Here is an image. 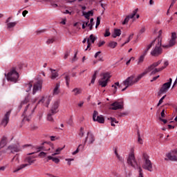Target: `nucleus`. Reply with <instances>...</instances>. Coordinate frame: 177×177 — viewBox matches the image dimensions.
<instances>
[{
    "instance_id": "1",
    "label": "nucleus",
    "mask_w": 177,
    "mask_h": 177,
    "mask_svg": "<svg viewBox=\"0 0 177 177\" xmlns=\"http://www.w3.org/2000/svg\"><path fill=\"white\" fill-rule=\"evenodd\" d=\"M35 109H37V106H32V105L28 104L24 111L23 115L24 119L23 121H30L31 120V115L34 113L35 111Z\"/></svg>"
},
{
    "instance_id": "2",
    "label": "nucleus",
    "mask_w": 177,
    "mask_h": 177,
    "mask_svg": "<svg viewBox=\"0 0 177 177\" xmlns=\"http://www.w3.org/2000/svg\"><path fill=\"white\" fill-rule=\"evenodd\" d=\"M127 163L135 169H138V172L140 173V169H142V167L138 165V161H136V158H135V153L133 151L130 152L129 154V157L127 158Z\"/></svg>"
},
{
    "instance_id": "3",
    "label": "nucleus",
    "mask_w": 177,
    "mask_h": 177,
    "mask_svg": "<svg viewBox=\"0 0 177 177\" xmlns=\"http://www.w3.org/2000/svg\"><path fill=\"white\" fill-rule=\"evenodd\" d=\"M5 76L7 80L10 81V82L16 83L17 82V80H19V73L16 71L15 67L10 69L7 75L5 73Z\"/></svg>"
},
{
    "instance_id": "4",
    "label": "nucleus",
    "mask_w": 177,
    "mask_h": 177,
    "mask_svg": "<svg viewBox=\"0 0 177 177\" xmlns=\"http://www.w3.org/2000/svg\"><path fill=\"white\" fill-rule=\"evenodd\" d=\"M35 156H27L25 158V162H27L26 164H22L18 166L16 169L13 171L14 174H16V172H19V171H21V169H23L26 168V167H28L31 165L32 164H34L35 162Z\"/></svg>"
},
{
    "instance_id": "5",
    "label": "nucleus",
    "mask_w": 177,
    "mask_h": 177,
    "mask_svg": "<svg viewBox=\"0 0 177 177\" xmlns=\"http://www.w3.org/2000/svg\"><path fill=\"white\" fill-rule=\"evenodd\" d=\"M142 160L144 161L142 168L147 171H149V172H153V164L151 163L147 153H143Z\"/></svg>"
},
{
    "instance_id": "6",
    "label": "nucleus",
    "mask_w": 177,
    "mask_h": 177,
    "mask_svg": "<svg viewBox=\"0 0 177 177\" xmlns=\"http://www.w3.org/2000/svg\"><path fill=\"white\" fill-rule=\"evenodd\" d=\"M101 80L98 81V84L102 88H106L107 86V84L109 81H110V78L111 76L109 73H103L100 74Z\"/></svg>"
},
{
    "instance_id": "7",
    "label": "nucleus",
    "mask_w": 177,
    "mask_h": 177,
    "mask_svg": "<svg viewBox=\"0 0 177 177\" xmlns=\"http://www.w3.org/2000/svg\"><path fill=\"white\" fill-rule=\"evenodd\" d=\"M172 84V78H169V82L164 83L159 91L158 92V96H161L164 93H167L169 89L171 88Z\"/></svg>"
},
{
    "instance_id": "8",
    "label": "nucleus",
    "mask_w": 177,
    "mask_h": 177,
    "mask_svg": "<svg viewBox=\"0 0 177 177\" xmlns=\"http://www.w3.org/2000/svg\"><path fill=\"white\" fill-rule=\"evenodd\" d=\"M45 143H48L47 142H44L41 144V145L40 146H32L31 145H25L23 146V147H29L31 150H33V152L28 153V156H31L32 154H35V153H38L39 151H41V150H44V145H45Z\"/></svg>"
},
{
    "instance_id": "9",
    "label": "nucleus",
    "mask_w": 177,
    "mask_h": 177,
    "mask_svg": "<svg viewBox=\"0 0 177 177\" xmlns=\"http://www.w3.org/2000/svg\"><path fill=\"white\" fill-rule=\"evenodd\" d=\"M158 45L156 46L155 48L151 51V56H154L155 57L160 56V55L162 53V48H161L162 40L161 39H158Z\"/></svg>"
},
{
    "instance_id": "10",
    "label": "nucleus",
    "mask_w": 177,
    "mask_h": 177,
    "mask_svg": "<svg viewBox=\"0 0 177 177\" xmlns=\"http://www.w3.org/2000/svg\"><path fill=\"white\" fill-rule=\"evenodd\" d=\"M6 151H8L9 154H15V153H19V151H21L20 144H12L9 145L6 149Z\"/></svg>"
},
{
    "instance_id": "11",
    "label": "nucleus",
    "mask_w": 177,
    "mask_h": 177,
    "mask_svg": "<svg viewBox=\"0 0 177 177\" xmlns=\"http://www.w3.org/2000/svg\"><path fill=\"white\" fill-rule=\"evenodd\" d=\"M93 121L94 122H99V124H104V118L102 115H99L97 111H94L93 114Z\"/></svg>"
},
{
    "instance_id": "12",
    "label": "nucleus",
    "mask_w": 177,
    "mask_h": 177,
    "mask_svg": "<svg viewBox=\"0 0 177 177\" xmlns=\"http://www.w3.org/2000/svg\"><path fill=\"white\" fill-rule=\"evenodd\" d=\"M135 79V75H132L127 77L123 82L122 84L126 86V88H129L132 85H135L133 80Z\"/></svg>"
},
{
    "instance_id": "13",
    "label": "nucleus",
    "mask_w": 177,
    "mask_h": 177,
    "mask_svg": "<svg viewBox=\"0 0 177 177\" xmlns=\"http://www.w3.org/2000/svg\"><path fill=\"white\" fill-rule=\"evenodd\" d=\"M176 32L171 33V39L169 41V44L162 46V48H172L176 44Z\"/></svg>"
},
{
    "instance_id": "14",
    "label": "nucleus",
    "mask_w": 177,
    "mask_h": 177,
    "mask_svg": "<svg viewBox=\"0 0 177 177\" xmlns=\"http://www.w3.org/2000/svg\"><path fill=\"white\" fill-rule=\"evenodd\" d=\"M11 113H12V111L10 110L5 113L2 120L1 122V125H2L3 127H6V125H8V124H9V118H10Z\"/></svg>"
},
{
    "instance_id": "15",
    "label": "nucleus",
    "mask_w": 177,
    "mask_h": 177,
    "mask_svg": "<svg viewBox=\"0 0 177 177\" xmlns=\"http://www.w3.org/2000/svg\"><path fill=\"white\" fill-rule=\"evenodd\" d=\"M42 80H37V82H35L33 84V89H32V95H35L36 92H38L42 89Z\"/></svg>"
},
{
    "instance_id": "16",
    "label": "nucleus",
    "mask_w": 177,
    "mask_h": 177,
    "mask_svg": "<svg viewBox=\"0 0 177 177\" xmlns=\"http://www.w3.org/2000/svg\"><path fill=\"white\" fill-rule=\"evenodd\" d=\"M111 110H120L124 109V102H115L111 104Z\"/></svg>"
},
{
    "instance_id": "17",
    "label": "nucleus",
    "mask_w": 177,
    "mask_h": 177,
    "mask_svg": "<svg viewBox=\"0 0 177 177\" xmlns=\"http://www.w3.org/2000/svg\"><path fill=\"white\" fill-rule=\"evenodd\" d=\"M86 142H88V145H92L93 144V142H95V136H93V134L89 131L87 132V136L85 138L84 144L83 145L85 146V145H86Z\"/></svg>"
},
{
    "instance_id": "18",
    "label": "nucleus",
    "mask_w": 177,
    "mask_h": 177,
    "mask_svg": "<svg viewBox=\"0 0 177 177\" xmlns=\"http://www.w3.org/2000/svg\"><path fill=\"white\" fill-rule=\"evenodd\" d=\"M59 106H60V100H58L53 103L49 111L57 114L59 112Z\"/></svg>"
},
{
    "instance_id": "19",
    "label": "nucleus",
    "mask_w": 177,
    "mask_h": 177,
    "mask_svg": "<svg viewBox=\"0 0 177 177\" xmlns=\"http://www.w3.org/2000/svg\"><path fill=\"white\" fill-rule=\"evenodd\" d=\"M137 13H138V8L134 10L131 15H127L125 17L124 21L122 22V24L123 26H125V24H128V23L129 22V19H133V17H135V16H136Z\"/></svg>"
},
{
    "instance_id": "20",
    "label": "nucleus",
    "mask_w": 177,
    "mask_h": 177,
    "mask_svg": "<svg viewBox=\"0 0 177 177\" xmlns=\"http://www.w3.org/2000/svg\"><path fill=\"white\" fill-rule=\"evenodd\" d=\"M162 60H159L157 62H154L153 64L149 66L145 70L148 71V73H151V71L154 70L156 67H158L160 64L162 63Z\"/></svg>"
},
{
    "instance_id": "21",
    "label": "nucleus",
    "mask_w": 177,
    "mask_h": 177,
    "mask_svg": "<svg viewBox=\"0 0 177 177\" xmlns=\"http://www.w3.org/2000/svg\"><path fill=\"white\" fill-rule=\"evenodd\" d=\"M172 153H167V157L170 161H177V149L172 151Z\"/></svg>"
},
{
    "instance_id": "22",
    "label": "nucleus",
    "mask_w": 177,
    "mask_h": 177,
    "mask_svg": "<svg viewBox=\"0 0 177 177\" xmlns=\"http://www.w3.org/2000/svg\"><path fill=\"white\" fill-rule=\"evenodd\" d=\"M146 74H149V72L147 71V69H145L142 73L138 75L136 79H133L134 84L139 82V81H140V80H142V78H143Z\"/></svg>"
},
{
    "instance_id": "23",
    "label": "nucleus",
    "mask_w": 177,
    "mask_h": 177,
    "mask_svg": "<svg viewBox=\"0 0 177 177\" xmlns=\"http://www.w3.org/2000/svg\"><path fill=\"white\" fill-rule=\"evenodd\" d=\"M146 74H149V72L147 71V69H145L142 73L138 75L136 79H133L134 84L139 82V81H140V80H142V78H143Z\"/></svg>"
},
{
    "instance_id": "24",
    "label": "nucleus",
    "mask_w": 177,
    "mask_h": 177,
    "mask_svg": "<svg viewBox=\"0 0 177 177\" xmlns=\"http://www.w3.org/2000/svg\"><path fill=\"white\" fill-rule=\"evenodd\" d=\"M91 41L92 44H95V41H96V37L93 36V35H91L89 36V38L87 39V48L85 49V50H88V48H91V42L89 41Z\"/></svg>"
},
{
    "instance_id": "25",
    "label": "nucleus",
    "mask_w": 177,
    "mask_h": 177,
    "mask_svg": "<svg viewBox=\"0 0 177 177\" xmlns=\"http://www.w3.org/2000/svg\"><path fill=\"white\" fill-rule=\"evenodd\" d=\"M7 143H8V138L3 136L0 141V150L1 149H3V147L6 146Z\"/></svg>"
},
{
    "instance_id": "26",
    "label": "nucleus",
    "mask_w": 177,
    "mask_h": 177,
    "mask_svg": "<svg viewBox=\"0 0 177 177\" xmlns=\"http://www.w3.org/2000/svg\"><path fill=\"white\" fill-rule=\"evenodd\" d=\"M7 24V30L12 31V28H15L17 25V21L6 23Z\"/></svg>"
},
{
    "instance_id": "27",
    "label": "nucleus",
    "mask_w": 177,
    "mask_h": 177,
    "mask_svg": "<svg viewBox=\"0 0 177 177\" xmlns=\"http://www.w3.org/2000/svg\"><path fill=\"white\" fill-rule=\"evenodd\" d=\"M111 88H113V95H115V93H117V89H118V88H122V86L120 85V82H116L114 83V84L111 86Z\"/></svg>"
},
{
    "instance_id": "28",
    "label": "nucleus",
    "mask_w": 177,
    "mask_h": 177,
    "mask_svg": "<svg viewBox=\"0 0 177 177\" xmlns=\"http://www.w3.org/2000/svg\"><path fill=\"white\" fill-rule=\"evenodd\" d=\"M28 102H30V96L27 95L26 97H25V99L21 102L20 105L19 106V110H21L23 106H24V104H27Z\"/></svg>"
},
{
    "instance_id": "29",
    "label": "nucleus",
    "mask_w": 177,
    "mask_h": 177,
    "mask_svg": "<svg viewBox=\"0 0 177 177\" xmlns=\"http://www.w3.org/2000/svg\"><path fill=\"white\" fill-rule=\"evenodd\" d=\"M50 71H51V80H56L59 77V73L55 69L50 68Z\"/></svg>"
},
{
    "instance_id": "30",
    "label": "nucleus",
    "mask_w": 177,
    "mask_h": 177,
    "mask_svg": "<svg viewBox=\"0 0 177 177\" xmlns=\"http://www.w3.org/2000/svg\"><path fill=\"white\" fill-rule=\"evenodd\" d=\"M55 113H53L48 111V113L47 114V121H50V122H55V119H53V115H55Z\"/></svg>"
},
{
    "instance_id": "31",
    "label": "nucleus",
    "mask_w": 177,
    "mask_h": 177,
    "mask_svg": "<svg viewBox=\"0 0 177 177\" xmlns=\"http://www.w3.org/2000/svg\"><path fill=\"white\" fill-rule=\"evenodd\" d=\"M32 88V81H30L25 84L26 92H30Z\"/></svg>"
},
{
    "instance_id": "32",
    "label": "nucleus",
    "mask_w": 177,
    "mask_h": 177,
    "mask_svg": "<svg viewBox=\"0 0 177 177\" xmlns=\"http://www.w3.org/2000/svg\"><path fill=\"white\" fill-rule=\"evenodd\" d=\"M162 70H164V67L153 68L152 71L150 73L149 75L150 77H151V75H154V74H157V73H160V71H162Z\"/></svg>"
},
{
    "instance_id": "33",
    "label": "nucleus",
    "mask_w": 177,
    "mask_h": 177,
    "mask_svg": "<svg viewBox=\"0 0 177 177\" xmlns=\"http://www.w3.org/2000/svg\"><path fill=\"white\" fill-rule=\"evenodd\" d=\"M121 35V29H114L113 33L112 34L113 38H117Z\"/></svg>"
},
{
    "instance_id": "34",
    "label": "nucleus",
    "mask_w": 177,
    "mask_h": 177,
    "mask_svg": "<svg viewBox=\"0 0 177 177\" xmlns=\"http://www.w3.org/2000/svg\"><path fill=\"white\" fill-rule=\"evenodd\" d=\"M72 92L74 93L75 96H78V95H81V93H82V89L80 88H75L72 90Z\"/></svg>"
},
{
    "instance_id": "35",
    "label": "nucleus",
    "mask_w": 177,
    "mask_h": 177,
    "mask_svg": "<svg viewBox=\"0 0 177 177\" xmlns=\"http://www.w3.org/2000/svg\"><path fill=\"white\" fill-rule=\"evenodd\" d=\"M59 88H60V83H57L53 90V95H59V93H60V91L59 90Z\"/></svg>"
},
{
    "instance_id": "36",
    "label": "nucleus",
    "mask_w": 177,
    "mask_h": 177,
    "mask_svg": "<svg viewBox=\"0 0 177 177\" xmlns=\"http://www.w3.org/2000/svg\"><path fill=\"white\" fill-rule=\"evenodd\" d=\"M84 147H85V145H80L78 148L72 153L73 156H75V154H77L80 150H84Z\"/></svg>"
},
{
    "instance_id": "37",
    "label": "nucleus",
    "mask_w": 177,
    "mask_h": 177,
    "mask_svg": "<svg viewBox=\"0 0 177 177\" xmlns=\"http://www.w3.org/2000/svg\"><path fill=\"white\" fill-rule=\"evenodd\" d=\"M84 16L88 21H89V17L93 16V11L89 10L88 12L84 13Z\"/></svg>"
},
{
    "instance_id": "38",
    "label": "nucleus",
    "mask_w": 177,
    "mask_h": 177,
    "mask_svg": "<svg viewBox=\"0 0 177 177\" xmlns=\"http://www.w3.org/2000/svg\"><path fill=\"white\" fill-rule=\"evenodd\" d=\"M118 45V43L116 41H110L108 44L109 48H111V49H114Z\"/></svg>"
},
{
    "instance_id": "39",
    "label": "nucleus",
    "mask_w": 177,
    "mask_h": 177,
    "mask_svg": "<svg viewBox=\"0 0 177 177\" xmlns=\"http://www.w3.org/2000/svg\"><path fill=\"white\" fill-rule=\"evenodd\" d=\"M64 147H66V146H64L62 148H57L56 149V153H52V156H57V154H60V151H62V150H63V149H64Z\"/></svg>"
},
{
    "instance_id": "40",
    "label": "nucleus",
    "mask_w": 177,
    "mask_h": 177,
    "mask_svg": "<svg viewBox=\"0 0 177 177\" xmlns=\"http://www.w3.org/2000/svg\"><path fill=\"white\" fill-rule=\"evenodd\" d=\"M137 135H138V142L140 143V145L143 144V140L140 138V133L139 132V130L137 131Z\"/></svg>"
},
{
    "instance_id": "41",
    "label": "nucleus",
    "mask_w": 177,
    "mask_h": 177,
    "mask_svg": "<svg viewBox=\"0 0 177 177\" xmlns=\"http://www.w3.org/2000/svg\"><path fill=\"white\" fill-rule=\"evenodd\" d=\"M65 81H66V86L69 88L70 87V76L69 75L65 76Z\"/></svg>"
},
{
    "instance_id": "42",
    "label": "nucleus",
    "mask_w": 177,
    "mask_h": 177,
    "mask_svg": "<svg viewBox=\"0 0 177 177\" xmlns=\"http://www.w3.org/2000/svg\"><path fill=\"white\" fill-rule=\"evenodd\" d=\"M165 97H167V95H165L164 96H162L159 102L157 104L158 107V106H160V104H162L163 102H164V99H165Z\"/></svg>"
},
{
    "instance_id": "43",
    "label": "nucleus",
    "mask_w": 177,
    "mask_h": 177,
    "mask_svg": "<svg viewBox=\"0 0 177 177\" xmlns=\"http://www.w3.org/2000/svg\"><path fill=\"white\" fill-rule=\"evenodd\" d=\"M145 62V55H140L138 58V64H140V63H143Z\"/></svg>"
},
{
    "instance_id": "44",
    "label": "nucleus",
    "mask_w": 177,
    "mask_h": 177,
    "mask_svg": "<svg viewBox=\"0 0 177 177\" xmlns=\"http://www.w3.org/2000/svg\"><path fill=\"white\" fill-rule=\"evenodd\" d=\"M97 74V71H95L94 74L93 75L91 79V84H95V81H96V75Z\"/></svg>"
},
{
    "instance_id": "45",
    "label": "nucleus",
    "mask_w": 177,
    "mask_h": 177,
    "mask_svg": "<svg viewBox=\"0 0 177 177\" xmlns=\"http://www.w3.org/2000/svg\"><path fill=\"white\" fill-rule=\"evenodd\" d=\"M132 38H133V34H131L129 35L127 40L123 44H122V46H124V45H126V44H128L131 41V39H132Z\"/></svg>"
},
{
    "instance_id": "46",
    "label": "nucleus",
    "mask_w": 177,
    "mask_h": 177,
    "mask_svg": "<svg viewBox=\"0 0 177 177\" xmlns=\"http://www.w3.org/2000/svg\"><path fill=\"white\" fill-rule=\"evenodd\" d=\"M86 26L89 27V30H92L93 28V24H89V21H86Z\"/></svg>"
},
{
    "instance_id": "47",
    "label": "nucleus",
    "mask_w": 177,
    "mask_h": 177,
    "mask_svg": "<svg viewBox=\"0 0 177 177\" xmlns=\"http://www.w3.org/2000/svg\"><path fill=\"white\" fill-rule=\"evenodd\" d=\"M110 35H111V33L110 32V29L106 28L105 30V33L104 35V37H110Z\"/></svg>"
},
{
    "instance_id": "48",
    "label": "nucleus",
    "mask_w": 177,
    "mask_h": 177,
    "mask_svg": "<svg viewBox=\"0 0 177 177\" xmlns=\"http://www.w3.org/2000/svg\"><path fill=\"white\" fill-rule=\"evenodd\" d=\"M55 42V38L48 39L46 41L47 45H50V44H53Z\"/></svg>"
},
{
    "instance_id": "49",
    "label": "nucleus",
    "mask_w": 177,
    "mask_h": 177,
    "mask_svg": "<svg viewBox=\"0 0 177 177\" xmlns=\"http://www.w3.org/2000/svg\"><path fill=\"white\" fill-rule=\"evenodd\" d=\"M39 157H41V158H45V157H46V153L44 151H41L39 153Z\"/></svg>"
},
{
    "instance_id": "50",
    "label": "nucleus",
    "mask_w": 177,
    "mask_h": 177,
    "mask_svg": "<svg viewBox=\"0 0 177 177\" xmlns=\"http://www.w3.org/2000/svg\"><path fill=\"white\" fill-rule=\"evenodd\" d=\"M100 26V17H97L96 24H95V28H97V26Z\"/></svg>"
},
{
    "instance_id": "51",
    "label": "nucleus",
    "mask_w": 177,
    "mask_h": 177,
    "mask_svg": "<svg viewBox=\"0 0 177 177\" xmlns=\"http://www.w3.org/2000/svg\"><path fill=\"white\" fill-rule=\"evenodd\" d=\"M84 135V127H81L80 128V132L79 133V136H80V138H83Z\"/></svg>"
},
{
    "instance_id": "52",
    "label": "nucleus",
    "mask_w": 177,
    "mask_h": 177,
    "mask_svg": "<svg viewBox=\"0 0 177 177\" xmlns=\"http://www.w3.org/2000/svg\"><path fill=\"white\" fill-rule=\"evenodd\" d=\"M53 162H55V164H59L60 162V159L53 157Z\"/></svg>"
},
{
    "instance_id": "53",
    "label": "nucleus",
    "mask_w": 177,
    "mask_h": 177,
    "mask_svg": "<svg viewBox=\"0 0 177 177\" xmlns=\"http://www.w3.org/2000/svg\"><path fill=\"white\" fill-rule=\"evenodd\" d=\"M65 161H68V165H71V161H74V158H66Z\"/></svg>"
},
{
    "instance_id": "54",
    "label": "nucleus",
    "mask_w": 177,
    "mask_h": 177,
    "mask_svg": "<svg viewBox=\"0 0 177 177\" xmlns=\"http://www.w3.org/2000/svg\"><path fill=\"white\" fill-rule=\"evenodd\" d=\"M45 31H46L45 29H41V30H37L36 32L37 35H39V34H42L43 32H45Z\"/></svg>"
},
{
    "instance_id": "55",
    "label": "nucleus",
    "mask_w": 177,
    "mask_h": 177,
    "mask_svg": "<svg viewBox=\"0 0 177 177\" xmlns=\"http://www.w3.org/2000/svg\"><path fill=\"white\" fill-rule=\"evenodd\" d=\"M104 44H106V41H100L98 44L97 46L99 48H100L101 46H103V45H104Z\"/></svg>"
},
{
    "instance_id": "56",
    "label": "nucleus",
    "mask_w": 177,
    "mask_h": 177,
    "mask_svg": "<svg viewBox=\"0 0 177 177\" xmlns=\"http://www.w3.org/2000/svg\"><path fill=\"white\" fill-rule=\"evenodd\" d=\"M108 120H112V122H115V124H118V121H117L115 118H109Z\"/></svg>"
},
{
    "instance_id": "57",
    "label": "nucleus",
    "mask_w": 177,
    "mask_h": 177,
    "mask_svg": "<svg viewBox=\"0 0 177 177\" xmlns=\"http://www.w3.org/2000/svg\"><path fill=\"white\" fill-rule=\"evenodd\" d=\"M154 44V41H152L150 44H149L147 46V50H150L151 48L153 46V44Z\"/></svg>"
},
{
    "instance_id": "58",
    "label": "nucleus",
    "mask_w": 177,
    "mask_h": 177,
    "mask_svg": "<svg viewBox=\"0 0 177 177\" xmlns=\"http://www.w3.org/2000/svg\"><path fill=\"white\" fill-rule=\"evenodd\" d=\"M160 115L162 117V118H165V110L163 109L161 113H160Z\"/></svg>"
},
{
    "instance_id": "59",
    "label": "nucleus",
    "mask_w": 177,
    "mask_h": 177,
    "mask_svg": "<svg viewBox=\"0 0 177 177\" xmlns=\"http://www.w3.org/2000/svg\"><path fill=\"white\" fill-rule=\"evenodd\" d=\"M53 156H48L47 157V158H46L47 162H49L50 160H53Z\"/></svg>"
},
{
    "instance_id": "60",
    "label": "nucleus",
    "mask_w": 177,
    "mask_h": 177,
    "mask_svg": "<svg viewBox=\"0 0 177 177\" xmlns=\"http://www.w3.org/2000/svg\"><path fill=\"white\" fill-rule=\"evenodd\" d=\"M77 55H78V51H77L75 55H74V57L72 59V62H75V60H77Z\"/></svg>"
},
{
    "instance_id": "61",
    "label": "nucleus",
    "mask_w": 177,
    "mask_h": 177,
    "mask_svg": "<svg viewBox=\"0 0 177 177\" xmlns=\"http://www.w3.org/2000/svg\"><path fill=\"white\" fill-rule=\"evenodd\" d=\"M158 78H160V75L153 77V79L151 80V82H153V81H156V80H158Z\"/></svg>"
},
{
    "instance_id": "62",
    "label": "nucleus",
    "mask_w": 177,
    "mask_h": 177,
    "mask_svg": "<svg viewBox=\"0 0 177 177\" xmlns=\"http://www.w3.org/2000/svg\"><path fill=\"white\" fill-rule=\"evenodd\" d=\"M31 129H32L33 131H35V129H38V127H37V125L32 124V125L31 126Z\"/></svg>"
},
{
    "instance_id": "63",
    "label": "nucleus",
    "mask_w": 177,
    "mask_h": 177,
    "mask_svg": "<svg viewBox=\"0 0 177 177\" xmlns=\"http://www.w3.org/2000/svg\"><path fill=\"white\" fill-rule=\"evenodd\" d=\"M68 56H70V52L67 51L65 53L64 58L66 59H67V57H68Z\"/></svg>"
},
{
    "instance_id": "64",
    "label": "nucleus",
    "mask_w": 177,
    "mask_h": 177,
    "mask_svg": "<svg viewBox=\"0 0 177 177\" xmlns=\"http://www.w3.org/2000/svg\"><path fill=\"white\" fill-rule=\"evenodd\" d=\"M116 157L119 160V161H124V159L120 155L117 156Z\"/></svg>"
}]
</instances>
